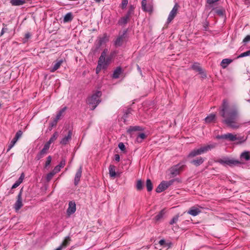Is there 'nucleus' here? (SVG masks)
<instances>
[{
  "mask_svg": "<svg viewBox=\"0 0 250 250\" xmlns=\"http://www.w3.org/2000/svg\"><path fill=\"white\" fill-rule=\"evenodd\" d=\"M221 116L224 118V122L229 127L237 128L239 127L237 124L238 112L237 109L230 106L227 100H224L220 111Z\"/></svg>",
  "mask_w": 250,
  "mask_h": 250,
  "instance_id": "f257e3e1",
  "label": "nucleus"
},
{
  "mask_svg": "<svg viewBox=\"0 0 250 250\" xmlns=\"http://www.w3.org/2000/svg\"><path fill=\"white\" fill-rule=\"evenodd\" d=\"M216 138L218 139H225L229 141H236V143L237 144L243 143L247 140V137L244 136H240L230 133L218 135Z\"/></svg>",
  "mask_w": 250,
  "mask_h": 250,
  "instance_id": "f03ea898",
  "label": "nucleus"
},
{
  "mask_svg": "<svg viewBox=\"0 0 250 250\" xmlns=\"http://www.w3.org/2000/svg\"><path fill=\"white\" fill-rule=\"evenodd\" d=\"M101 95V92L97 91L88 98L87 102L91 109L94 110L100 103Z\"/></svg>",
  "mask_w": 250,
  "mask_h": 250,
  "instance_id": "7ed1b4c3",
  "label": "nucleus"
},
{
  "mask_svg": "<svg viewBox=\"0 0 250 250\" xmlns=\"http://www.w3.org/2000/svg\"><path fill=\"white\" fill-rule=\"evenodd\" d=\"M72 131L71 130H64L62 133V137L60 141V144L62 145H66L72 139Z\"/></svg>",
  "mask_w": 250,
  "mask_h": 250,
  "instance_id": "20e7f679",
  "label": "nucleus"
},
{
  "mask_svg": "<svg viewBox=\"0 0 250 250\" xmlns=\"http://www.w3.org/2000/svg\"><path fill=\"white\" fill-rule=\"evenodd\" d=\"M216 146V144L212 143L201 146V147L199 148V150L200 151V152L201 154L206 153L211 150L212 149L214 148Z\"/></svg>",
  "mask_w": 250,
  "mask_h": 250,
  "instance_id": "39448f33",
  "label": "nucleus"
},
{
  "mask_svg": "<svg viewBox=\"0 0 250 250\" xmlns=\"http://www.w3.org/2000/svg\"><path fill=\"white\" fill-rule=\"evenodd\" d=\"M184 167V164H179L171 167L170 171L172 175H176L183 169Z\"/></svg>",
  "mask_w": 250,
  "mask_h": 250,
  "instance_id": "423d86ee",
  "label": "nucleus"
},
{
  "mask_svg": "<svg viewBox=\"0 0 250 250\" xmlns=\"http://www.w3.org/2000/svg\"><path fill=\"white\" fill-rule=\"evenodd\" d=\"M110 59L108 58L107 59L100 57L98 61V64L100 65L104 69L106 68L110 62Z\"/></svg>",
  "mask_w": 250,
  "mask_h": 250,
  "instance_id": "0eeeda50",
  "label": "nucleus"
},
{
  "mask_svg": "<svg viewBox=\"0 0 250 250\" xmlns=\"http://www.w3.org/2000/svg\"><path fill=\"white\" fill-rule=\"evenodd\" d=\"M178 5L176 4L174 5L172 10L170 11L168 17L167 18V22H170L175 17L178 11Z\"/></svg>",
  "mask_w": 250,
  "mask_h": 250,
  "instance_id": "6e6552de",
  "label": "nucleus"
},
{
  "mask_svg": "<svg viewBox=\"0 0 250 250\" xmlns=\"http://www.w3.org/2000/svg\"><path fill=\"white\" fill-rule=\"evenodd\" d=\"M76 204L75 202L71 201L69 203V207L67 209V213L70 215L76 211Z\"/></svg>",
  "mask_w": 250,
  "mask_h": 250,
  "instance_id": "1a4fd4ad",
  "label": "nucleus"
},
{
  "mask_svg": "<svg viewBox=\"0 0 250 250\" xmlns=\"http://www.w3.org/2000/svg\"><path fill=\"white\" fill-rule=\"evenodd\" d=\"M220 162L222 164H226L228 165H232L238 163V161L230 159L228 158H225L220 160Z\"/></svg>",
  "mask_w": 250,
  "mask_h": 250,
  "instance_id": "9d476101",
  "label": "nucleus"
},
{
  "mask_svg": "<svg viewBox=\"0 0 250 250\" xmlns=\"http://www.w3.org/2000/svg\"><path fill=\"white\" fill-rule=\"evenodd\" d=\"M22 206L21 193L20 192L17 198V200L15 204V208L16 210H19Z\"/></svg>",
  "mask_w": 250,
  "mask_h": 250,
  "instance_id": "9b49d317",
  "label": "nucleus"
},
{
  "mask_svg": "<svg viewBox=\"0 0 250 250\" xmlns=\"http://www.w3.org/2000/svg\"><path fill=\"white\" fill-rule=\"evenodd\" d=\"M82 167H81L79 169L77 170L76 174H75V178H74V184L75 185H77L80 181V179H81V177L82 176Z\"/></svg>",
  "mask_w": 250,
  "mask_h": 250,
  "instance_id": "f8f14e48",
  "label": "nucleus"
},
{
  "mask_svg": "<svg viewBox=\"0 0 250 250\" xmlns=\"http://www.w3.org/2000/svg\"><path fill=\"white\" fill-rule=\"evenodd\" d=\"M125 39V33L122 35L118 36L116 40L115 41L114 44L116 47L120 46L122 45L124 42Z\"/></svg>",
  "mask_w": 250,
  "mask_h": 250,
  "instance_id": "ddd939ff",
  "label": "nucleus"
},
{
  "mask_svg": "<svg viewBox=\"0 0 250 250\" xmlns=\"http://www.w3.org/2000/svg\"><path fill=\"white\" fill-rule=\"evenodd\" d=\"M142 7L144 11L150 12L152 10V6L150 4H147L146 0H143L142 1Z\"/></svg>",
  "mask_w": 250,
  "mask_h": 250,
  "instance_id": "4468645a",
  "label": "nucleus"
},
{
  "mask_svg": "<svg viewBox=\"0 0 250 250\" xmlns=\"http://www.w3.org/2000/svg\"><path fill=\"white\" fill-rule=\"evenodd\" d=\"M201 210L199 208L193 207L188 210V213L193 216H195L199 214Z\"/></svg>",
  "mask_w": 250,
  "mask_h": 250,
  "instance_id": "2eb2a0df",
  "label": "nucleus"
},
{
  "mask_svg": "<svg viewBox=\"0 0 250 250\" xmlns=\"http://www.w3.org/2000/svg\"><path fill=\"white\" fill-rule=\"evenodd\" d=\"M167 186L165 183V181H162L157 188L156 191L158 193H160L167 188Z\"/></svg>",
  "mask_w": 250,
  "mask_h": 250,
  "instance_id": "dca6fc26",
  "label": "nucleus"
},
{
  "mask_svg": "<svg viewBox=\"0 0 250 250\" xmlns=\"http://www.w3.org/2000/svg\"><path fill=\"white\" fill-rule=\"evenodd\" d=\"M123 70L121 67H117L114 71L112 77L114 79L119 78L120 75L122 73Z\"/></svg>",
  "mask_w": 250,
  "mask_h": 250,
  "instance_id": "f3484780",
  "label": "nucleus"
},
{
  "mask_svg": "<svg viewBox=\"0 0 250 250\" xmlns=\"http://www.w3.org/2000/svg\"><path fill=\"white\" fill-rule=\"evenodd\" d=\"M205 120L207 123H213L216 120V115L214 114H210L205 118Z\"/></svg>",
  "mask_w": 250,
  "mask_h": 250,
  "instance_id": "a211bd4d",
  "label": "nucleus"
},
{
  "mask_svg": "<svg viewBox=\"0 0 250 250\" xmlns=\"http://www.w3.org/2000/svg\"><path fill=\"white\" fill-rule=\"evenodd\" d=\"M71 241V239L70 236H66L63 241H62V243L61 244V246H62V248L63 249L65 248L67 246H68L70 242Z\"/></svg>",
  "mask_w": 250,
  "mask_h": 250,
  "instance_id": "6ab92c4d",
  "label": "nucleus"
},
{
  "mask_svg": "<svg viewBox=\"0 0 250 250\" xmlns=\"http://www.w3.org/2000/svg\"><path fill=\"white\" fill-rule=\"evenodd\" d=\"M159 243L161 246L164 247V248H166L167 249L170 248L172 245L170 242L166 241L164 240H160Z\"/></svg>",
  "mask_w": 250,
  "mask_h": 250,
  "instance_id": "aec40b11",
  "label": "nucleus"
},
{
  "mask_svg": "<svg viewBox=\"0 0 250 250\" xmlns=\"http://www.w3.org/2000/svg\"><path fill=\"white\" fill-rule=\"evenodd\" d=\"M204 161V159L202 157H199L196 159L192 160L191 163L195 166H198L201 165Z\"/></svg>",
  "mask_w": 250,
  "mask_h": 250,
  "instance_id": "412c9836",
  "label": "nucleus"
},
{
  "mask_svg": "<svg viewBox=\"0 0 250 250\" xmlns=\"http://www.w3.org/2000/svg\"><path fill=\"white\" fill-rule=\"evenodd\" d=\"M232 62V60L229 59H223L221 62V65L223 68H225L227 66Z\"/></svg>",
  "mask_w": 250,
  "mask_h": 250,
  "instance_id": "4be33fe9",
  "label": "nucleus"
},
{
  "mask_svg": "<svg viewBox=\"0 0 250 250\" xmlns=\"http://www.w3.org/2000/svg\"><path fill=\"white\" fill-rule=\"evenodd\" d=\"M129 18H130L128 16L125 15V16L121 18L119 20V21H118L119 24L121 25L125 24L127 22Z\"/></svg>",
  "mask_w": 250,
  "mask_h": 250,
  "instance_id": "5701e85b",
  "label": "nucleus"
},
{
  "mask_svg": "<svg viewBox=\"0 0 250 250\" xmlns=\"http://www.w3.org/2000/svg\"><path fill=\"white\" fill-rule=\"evenodd\" d=\"M199 148L195 149L192 150L188 155V157H194L196 156L201 155Z\"/></svg>",
  "mask_w": 250,
  "mask_h": 250,
  "instance_id": "b1692460",
  "label": "nucleus"
},
{
  "mask_svg": "<svg viewBox=\"0 0 250 250\" xmlns=\"http://www.w3.org/2000/svg\"><path fill=\"white\" fill-rule=\"evenodd\" d=\"M10 2L14 6L21 5L25 3L24 0H11Z\"/></svg>",
  "mask_w": 250,
  "mask_h": 250,
  "instance_id": "393cba45",
  "label": "nucleus"
},
{
  "mask_svg": "<svg viewBox=\"0 0 250 250\" xmlns=\"http://www.w3.org/2000/svg\"><path fill=\"white\" fill-rule=\"evenodd\" d=\"M62 60H60V61L57 62L56 63H55L54 64V65L53 66V67L50 69V71L51 72H55L56 70H57L60 67V66L62 64Z\"/></svg>",
  "mask_w": 250,
  "mask_h": 250,
  "instance_id": "a878e982",
  "label": "nucleus"
},
{
  "mask_svg": "<svg viewBox=\"0 0 250 250\" xmlns=\"http://www.w3.org/2000/svg\"><path fill=\"white\" fill-rule=\"evenodd\" d=\"M109 173L111 177H115L116 175V173L115 170V167L113 165H110L109 167Z\"/></svg>",
  "mask_w": 250,
  "mask_h": 250,
  "instance_id": "bb28decb",
  "label": "nucleus"
},
{
  "mask_svg": "<svg viewBox=\"0 0 250 250\" xmlns=\"http://www.w3.org/2000/svg\"><path fill=\"white\" fill-rule=\"evenodd\" d=\"M108 41V39L106 36H104L103 37L100 38L98 41L99 46L102 45L103 44L106 43Z\"/></svg>",
  "mask_w": 250,
  "mask_h": 250,
  "instance_id": "cd10ccee",
  "label": "nucleus"
},
{
  "mask_svg": "<svg viewBox=\"0 0 250 250\" xmlns=\"http://www.w3.org/2000/svg\"><path fill=\"white\" fill-rule=\"evenodd\" d=\"M59 135V133L58 132H55L52 136L50 138L49 140L47 142V143L49 144H51L52 143H53L54 141H55L58 138Z\"/></svg>",
  "mask_w": 250,
  "mask_h": 250,
  "instance_id": "c85d7f7f",
  "label": "nucleus"
},
{
  "mask_svg": "<svg viewBox=\"0 0 250 250\" xmlns=\"http://www.w3.org/2000/svg\"><path fill=\"white\" fill-rule=\"evenodd\" d=\"M72 19V16L71 13H67L64 17L63 21L65 22L70 21Z\"/></svg>",
  "mask_w": 250,
  "mask_h": 250,
  "instance_id": "c756f323",
  "label": "nucleus"
},
{
  "mask_svg": "<svg viewBox=\"0 0 250 250\" xmlns=\"http://www.w3.org/2000/svg\"><path fill=\"white\" fill-rule=\"evenodd\" d=\"M146 186L148 191H150L153 189L152 182L150 179H147L146 182Z\"/></svg>",
  "mask_w": 250,
  "mask_h": 250,
  "instance_id": "7c9ffc66",
  "label": "nucleus"
},
{
  "mask_svg": "<svg viewBox=\"0 0 250 250\" xmlns=\"http://www.w3.org/2000/svg\"><path fill=\"white\" fill-rule=\"evenodd\" d=\"M241 157L242 159H244L245 160H249L250 158V152L248 151H245L241 154Z\"/></svg>",
  "mask_w": 250,
  "mask_h": 250,
  "instance_id": "2f4dec72",
  "label": "nucleus"
},
{
  "mask_svg": "<svg viewBox=\"0 0 250 250\" xmlns=\"http://www.w3.org/2000/svg\"><path fill=\"white\" fill-rule=\"evenodd\" d=\"M146 136L145 133H140L136 138V141L138 143H141L146 138Z\"/></svg>",
  "mask_w": 250,
  "mask_h": 250,
  "instance_id": "473e14b6",
  "label": "nucleus"
},
{
  "mask_svg": "<svg viewBox=\"0 0 250 250\" xmlns=\"http://www.w3.org/2000/svg\"><path fill=\"white\" fill-rule=\"evenodd\" d=\"M166 211L165 210V209H163L158 214H157L156 216H155V219L157 221H158L159 220H160L161 218H163L164 215L165 214Z\"/></svg>",
  "mask_w": 250,
  "mask_h": 250,
  "instance_id": "72a5a7b5",
  "label": "nucleus"
},
{
  "mask_svg": "<svg viewBox=\"0 0 250 250\" xmlns=\"http://www.w3.org/2000/svg\"><path fill=\"white\" fill-rule=\"evenodd\" d=\"M50 144H49L47 142L44 145L43 148L42 149L41 152L42 153L44 154V155L46 153L47 151L48 150L50 147Z\"/></svg>",
  "mask_w": 250,
  "mask_h": 250,
  "instance_id": "f704fd0d",
  "label": "nucleus"
},
{
  "mask_svg": "<svg viewBox=\"0 0 250 250\" xmlns=\"http://www.w3.org/2000/svg\"><path fill=\"white\" fill-rule=\"evenodd\" d=\"M136 188L138 190H141L143 188V184L141 180H138L136 184Z\"/></svg>",
  "mask_w": 250,
  "mask_h": 250,
  "instance_id": "c9c22d12",
  "label": "nucleus"
},
{
  "mask_svg": "<svg viewBox=\"0 0 250 250\" xmlns=\"http://www.w3.org/2000/svg\"><path fill=\"white\" fill-rule=\"evenodd\" d=\"M134 10V7L133 5H130L129 8V10L126 14V15L128 16L129 18L130 15L133 13Z\"/></svg>",
  "mask_w": 250,
  "mask_h": 250,
  "instance_id": "e433bc0d",
  "label": "nucleus"
},
{
  "mask_svg": "<svg viewBox=\"0 0 250 250\" xmlns=\"http://www.w3.org/2000/svg\"><path fill=\"white\" fill-rule=\"evenodd\" d=\"M17 140H16L15 139H13L11 142H10L9 145L8 146V148L7 149V151H9L15 145L16 143L17 142Z\"/></svg>",
  "mask_w": 250,
  "mask_h": 250,
  "instance_id": "4c0bfd02",
  "label": "nucleus"
},
{
  "mask_svg": "<svg viewBox=\"0 0 250 250\" xmlns=\"http://www.w3.org/2000/svg\"><path fill=\"white\" fill-rule=\"evenodd\" d=\"M140 130V127L139 126H130L127 130V132L130 133L132 131Z\"/></svg>",
  "mask_w": 250,
  "mask_h": 250,
  "instance_id": "58836bf2",
  "label": "nucleus"
},
{
  "mask_svg": "<svg viewBox=\"0 0 250 250\" xmlns=\"http://www.w3.org/2000/svg\"><path fill=\"white\" fill-rule=\"evenodd\" d=\"M248 56H250V50L241 53L237 57V58H242Z\"/></svg>",
  "mask_w": 250,
  "mask_h": 250,
  "instance_id": "ea45409f",
  "label": "nucleus"
},
{
  "mask_svg": "<svg viewBox=\"0 0 250 250\" xmlns=\"http://www.w3.org/2000/svg\"><path fill=\"white\" fill-rule=\"evenodd\" d=\"M128 0H122V3L121 4V7L122 9H125L126 7V6L128 4Z\"/></svg>",
  "mask_w": 250,
  "mask_h": 250,
  "instance_id": "a19ab883",
  "label": "nucleus"
},
{
  "mask_svg": "<svg viewBox=\"0 0 250 250\" xmlns=\"http://www.w3.org/2000/svg\"><path fill=\"white\" fill-rule=\"evenodd\" d=\"M179 215L174 216L170 222V224L172 225L176 223L179 219Z\"/></svg>",
  "mask_w": 250,
  "mask_h": 250,
  "instance_id": "79ce46f5",
  "label": "nucleus"
},
{
  "mask_svg": "<svg viewBox=\"0 0 250 250\" xmlns=\"http://www.w3.org/2000/svg\"><path fill=\"white\" fill-rule=\"evenodd\" d=\"M55 175V173L53 172V171H51V172L49 173L46 177V180L47 181H49L53 177V176Z\"/></svg>",
  "mask_w": 250,
  "mask_h": 250,
  "instance_id": "37998d69",
  "label": "nucleus"
},
{
  "mask_svg": "<svg viewBox=\"0 0 250 250\" xmlns=\"http://www.w3.org/2000/svg\"><path fill=\"white\" fill-rule=\"evenodd\" d=\"M193 69L196 70L198 72H200L202 71V68L198 64H194L192 65Z\"/></svg>",
  "mask_w": 250,
  "mask_h": 250,
  "instance_id": "c03bdc74",
  "label": "nucleus"
},
{
  "mask_svg": "<svg viewBox=\"0 0 250 250\" xmlns=\"http://www.w3.org/2000/svg\"><path fill=\"white\" fill-rule=\"evenodd\" d=\"M177 180V179H172L168 181H165V183H166L167 185V187L168 188L169 186L172 185L175 181H176Z\"/></svg>",
  "mask_w": 250,
  "mask_h": 250,
  "instance_id": "a18cd8bd",
  "label": "nucleus"
},
{
  "mask_svg": "<svg viewBox=\"0 0 250 250\" xmlns=\"http://www.w3.org/2000/svg\"><path fill=\"white\" fill-rule=\"evenodd\" d=\"M21 135L22 132L21 131H19L17 132L16 136L14 139L18 141V140L21 137Z\"/></svg>",
  "mask_w": 250,
  "mask_h": 250,
  "instance_id": "49530a36",
  "label": "nucleus"
},
{
  "mask_svg": "<svg viewBox=\"0 0 250 250\" xmlns=\"http://www.w3.org/2000/svg\"><path fill=\"white\" fill-rule=\"evenodd\" d=\"M108 52V49H104V51H103V52L101 54V55L100 57L101 58H105V57L106 56V54Z\"/></svg>",
  "mask_w": 250,
  "mask_h": 250,
  "instance_id": "de8ad7c7",
  "label": "nucleus"
},
{
  "mask_svg": "<svg viewBox=\"0 0 250 250\" xmlns=\"http://www.w3.org/2000/svg\"><path fill=\"white\" fill-rule=\"evenodd\" d=\"M61 167H59V166L58 165L53 170V172L56 174L58 172H59L61 170Z\"/></svg>",
  "mask_w": 250,
  "mask_h": 250,
  "instance_id": "09e8293b",
  "label": "nucleus"
},
{
  "mask_svg": "<svg viewBox=\"0 0 250 250\" xmlns=\"http://www.w3.org/2000/svg\"><path fill=\"white\" fill-rule=\"evenodd\" d=\"M51 160H52V158H51V157L50 156H49L47 158V160H46V163H45V167H47L48 166H49L50 164V163L51 162Z\"/></svg>",
  "mask_w": 250,
  "mask_h": 250,
  "instance_id": "8fccbe9b",
  "label": "nucleus"
},
{
  "mask_svg": "<svg viewBox=\"0 0 250 250\" xmlns=\"http://www.w3.org/2000/svg\"><path fill=\"white\" fill-rule=\"evenodd\" d=\"M118 147L122 151L125 150V146L123 143H120L118 145Z\"/></svg>",
  "mask_w": 250,
  "mask_h": 250,
  "instance_id": "3c124183",
  "label": "nucleus"
},
{
  "mask_svg": "<svg viewBox=\"0 0 250 250\" xmlns=\"http://www.w3.org/2000/svg\"><path fill=\"white\" fill-rule=\"evenodd\" d=\"M44 155V154L43 153H42L41 152H40L36 156V159L37 160H39L40 159H41V158H42L43 157V156Z\"/></svg>",
  "mask_w": 250,
  "mask_h": 250,
  "instance_id": "603ef678",
  "label": "nucleus"
},
{
  "mask_svg": "<svg viewBox=\"0 0 250 250\" xmlns=\"http://www.w3.org/2000/svg\"><path fill=\"white\" fill-rule=\"evenodd\" d=\"M65 165V160L63 159L62 160V161L60 162V164L58 165L60 167L62 168Z\"/></svg>",
  "mask_w": 250,
  "mask_h": 250,
  "instance_id": "864d4df0",
  "label": "nucleus"
},
{
  "mask_svg": "<svg viewBox=\"0 0 250 250\" xmlns=\"http://www.w3.org/2000/svg\"><path fill=\"white\" fill-rule=\"evenodd\" d=\"M66 108L64 107L60 111V112L57 114V116L59 117L60 118L61 116H62V113L65 111Z\"/></svg>",
  "mask_w": 250,
  "mask_h": 250,
  "instance_id": "5fc2aeb1",
  "label": "nucleus"
},
{
  "mask_svg": "<svg viewBox=\"0 0 250 250\" xmlns=\"http://www.w3.org/2000/svg\"><path fill=\"white\" fill-rule=\"evenodd\" d=\"M250 41V35H247L243 40L244 42H247Z\"/></svg>",
  "mask_w": 250,
  "mask_h": 250,
  "instance_id": "6e6d98bb",
  "label": "nucleus"
},
{
  "mask_svg": "<svg viewBox=\"0 0 250 250\" xmlns=\"http://www.w3.org/2000/svg\"><path fill=\"white\" fill-rule=\"evenodd\" d=\"M102 69H104V68L98 64V65L96 69V73L98 74Z\"/></svg>",
  "mask_w": 250,
  "mask_h": 250,
  "instance_id": "4d7b16f0",
  "label": "nucleus"
},
{
  "mask_svg": "<svg viewBox=\"0 0 250 250\" xmlns=\"http://www.w3.org/2000/svg\"><path fill=\"white\" fill-rule=\"evenodd\" d=\"M20 184L16 181L12 186V188H17Z\"/></svg>",
  "mask_w": 250,
  "mask_h": 250,
  "instance_id": "13d9d810",
  "label": "nucleus"
},
{
  "mask_svg": "<svg viewBox=\"0 0 250 250\" xmlns=\"http://www.w3.org/2000/svg\"><path fill=\"white\" fill-rule=\"evenodd\" d=\"M219 0H207V2L208 3V4H213L214 3H215V2H217L218 1H219Z\"/></svg>",
  "mask_w": 250,
  "mask_h": 250,
  "instance_id": "bf43d9fd",
  "label": "nucleus"
},
{
  "mask_svg": "<svg viewBox=\"0 0 250 250\" xmlns=\"http://www.w3.org/2000/svg\"><path fill=\"white\" fill-rule=\"evenodd\" d=\"M199 73L201 74V76L202 78H204L206 77V74L202 70L199 72Z\"/></svg>",
  "mask_w": 250,
  "mask_h": 250,
  "instance_id": "052dcab7",
  "label": "nucleus"
},
{
  "mask_svg": "<svg viewBox=\"0 0 250 250\" xmlns=\"http://www.w3.org/2000/svg\"><path fill=\"white\" fill-rule=\"evenodd\" d=\"M115 160L116 161L119 162L120 161V155L119 154H115Z\"/></svg>",
  "mask_w": 250,
  "mask_h": 250,
  "instance_id": "680f3d73",
  "label": "nucleus"
},
{
  "mask_svg": "<svg viewBox=\"0 0 250 250\" xmlns=\"http://www.w3.org/2000/svg\"><path fill=\"white\" fill-rule=\"evenodd\" d=\"M57 122H55L54 120L53 122H52L50 123V125H51V127L55 126L56 125V124H57Z\"/></svg>",
  "mask_w": 250,
  "mask_h": 250,
  "instance_id": "e2e57ef3",
  "label": "nucleus"
},
{
  "mask_svg": "<svg viewBox=\"0 0 250 250\" xmlns=\"http://www.w3.org/2000/svg\"><path fill=\"white\" fill-rule=\"evenodd\" d=\"M216 13H217L218 14L220 15H223V11H222V10H217Z\"/></svg>",
  "mask_w": 250,
  "mask_h": 250,
  "instance_id": "0e129e2a",
  "label": "nucleus"
},
{
  "mask_svg": "<svg viewBox=\"0 0 250 250\" xmlns=\"http://www.w3.org/2000/svg\"><path fill=\"white\" fill-rule=\"evenodd\" d=\"M20 184H21L22 181H23V179H22L21 178H19V179L17 181Z\"/></svg>",
  "mask_w": 250,
  "mask_h": 250,
  "instance_id": "69168bd1",
  "label": "nucleus"
},
{
  "mask_svg": "<svg viewBox=\"0 0 250 250\" xmlns=\"http://www.w3.org/2000/svg\"><path fill=\"white\" fill-rule=\"evenodd\" d=\"M30 37V35L29 33H27L25 35V38L28 39V38H29Z\"/></svg>",
  "mask_w": 250,
  "mask_h": 250,
  "instance_id": "338daca9",
  "label": "nucleus"
},
{
  "mask_svg": "<svg viewBox=\"0 0 250 250\" xmlns=\"http://www.w3.org/2000/svg\"><path fill=\"white\" fill-rule=\"evenodd\" d=\"M59 119H60V118L56 116V118H55V119L54 120L55 122H57Z\"/></svg>",
  "mask_w": 250,
  "mask_h": 250,
  "instance_id": "774afa93",
  "label": "nucleus"
}]
</instances>
